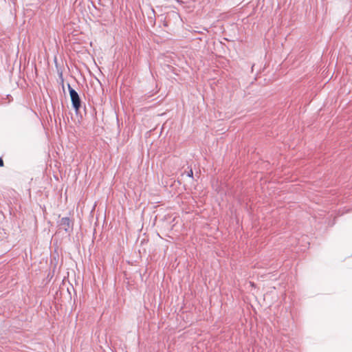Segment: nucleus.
<instances>
[{"label":"nucleus","instance_id":"obj_1","mask_svg":"<svg viewBox=\"0 0 352 352\" xmlns=\"http://www.w3.org/2000/svg\"><path fill=\"white\" fill-rule=\"evenodd\" d=\"M68 89L72 100V107L77 112L81 106L80 98L78 96V94L69 85H68Z\"/></svg>","mask_w":352,"mask_h":352},{"label":"nucleus","instance_id":"obj_3","mask_svg":"<svg viewBox=\"0 0 352 352\" xmlns=\"http://www.w3.org/2000/svg\"><path fill=\"white\" fill-rule=\"evenodd\" d=\"M186 175H187L188 177H192V176H193V172H192V169H190L189 171H188V172L186 173Z\"/></svg>","mask_w":352,"mask_h":352},{"label":"nucleus","instance_id":"obj_4","mask_svg":"<svg viewBox=\"0 0 352 352\" xmlns=\"http://www.w3.org/2000/svg\"><path fill=\"white\" fill-rule=\"evenodd\" d=\"M3 166V160L0 157V167L1 166Z\"/></svg>","mask_w":352,"mask_h":352},{"label":"nucleus","instance_id":"obj_2","mask_svg":"<svg viewBox=\"0 0 352 352\" xmlns=\"http://www.w3.org/2000/svg\"><path fill=\"white\" fill-rule=\"evenodd\" d=\"M58 225L60 229L65 230L67 233L72 232L73 230V223L69 218L63 217L58 222Z\"/></svg>","mask_w":352,"mask_h":352}]
</instances>
